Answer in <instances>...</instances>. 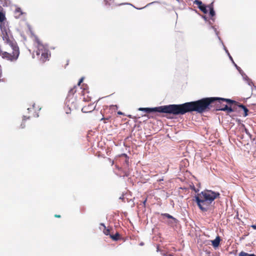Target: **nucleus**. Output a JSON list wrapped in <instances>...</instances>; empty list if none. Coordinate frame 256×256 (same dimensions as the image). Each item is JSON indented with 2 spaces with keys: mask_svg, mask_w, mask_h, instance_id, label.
Segmentation results:
<instances>
[{
  "mask_svg": "<svg viewBox=\"0 0 256 256\" xmlns=\"http://www.w3.org/2000/svg\"><path fill=\"white\" fill-rule=\"evenodd\" d=\"M224 102H226L229 104L236 103V101L224 98L215 97L203 98L198 100L188 102L187 103H193L194 107L192 110L187 112H196L202 114L210 110L213 104H214L216 106L217 110L226 111L228 113L234 111L230 106H228L226 104H223Z\"/></svg>",
  "mask_w": 256,
  "mask_h": 256,
  "instance_id": "1",
  "label": "nucleus"
},
{
  "mask_svg": "<svg viewBox=\"0 0 256 256\" xmlns=\"http://www.w3.org/2000/svg\"><path fill=\"white\" fill-rule=\"evenodd\" d=\"M193 103H184L181 104H170L160 106L154 108H139L138 110L144 111L147 113L151 112H158L173 114L174 115L184 114L187 112L192 110L194 108Z\"/></svg>",
  "mask_w": 256,
  "mask_h": 256,
  "instance_id": "2",
  "label": "nucleus"
},
{
  "mask_svg": "<svg viewBox=\"0 0 256 256\" xmlns=\"http://www.w3.org/2000/svg\"><path fill=\"white\" fill-rule=\"evenodd\" d=\"M0 28L3 40L10 46L12 50V52L5 51L2 54V58L10 62L16 61L20 55L19 48L16 42L10 38L8 34L9 30L4 26V22L1 24Z\"/></svg>",
  "mask_w": 256,
  "mask_h": 256,
  "instance_id": "3",
  "label": "nucleus"
},
{
  "mask_svg": "<svg viewBox=\"0 0 256 256\" xmlns=\"http://www.w3.org/2000/svg\"><path fill=\"white\" fill-rule=\"evenodd\" d=\"M220 196L218 192L210 190H206L195 196V200L202 212H206L211 203Z\"/></svg>",
  "mask_w": 256,
  "mask_h": 256,
  "instance_id": "4",
  "label": "nucleus"
},
{
  "mask_svg": "<svg viewBox=\"0 0 256 256\" xmlns=\"http://www.w3.org/2000/svg\"><path fill=\"white\" fill-rule=\"evenodd\" d=\"M35 42L37 44L38 50L36 52L38 56L41 55L40 60L44 62L48 60L50 57V52L47 48L42 44L40 40L38 38H35Z\"/></svg>",
  "mask_w": 256,
  "mask_h": 256,
  "instance_id": "5",
  "label": "nucleus"
},
{
  "mask_svg": "<svg viewBox=\"0 0 256 256\" xmlns=\"http://www.w3.org/2000/svg\"><path fill=\"white\" fill-rule=\"evenodd\" d=\"M76 92V86H74L73 88H71L68 92V96L66 100V104L67 105V107H68L69 110H70L72 108H76V103L75 101V100H73L72 98V102H70V96H73Z\"/></svg>",
  "mask_w": 256,
  "mask_h": 256,
  "instance_id": "6",
  "label": "nucleus"
},
{
  "mask_svg": "<svg viewBox=\"0 0 256 256\" xmlns=\"http://www.w3.org/2000/svg\"><path fill=\"white\" fill-rule=\"evenodd\" d=\"M95 108L96 105H94V104H90L88 106H84L82 109V111L84 113L90 112L95 109Z\"/></svg>",
  "mask_w": 256,
  "mask_h": 256,
  "instance_id": "7",
  "label": "nucleus"
},
{
  "mask_svg": "<svg viewBox=\"0 0 256 256\" xmlns=\"http://www.w3.org/2000/svg\"><path fill=\"white\" fill-rule=\"evenodd\" d=\"M235 104L238 107L242 108L243 109L244 111V114H243L244 116H246L248 115V110L243 104H240L236 102Z\"/></svg>",
  "mask_w": 256,
  "mask_h": 256,
  "instance_id": "8",
  "label": "nucleus"
},
{
  "mask_svg": "<svg viewBox=\"0 0 256 256\" xmlns=\"http://www.w3.org/2000/svg\"><path fill=\"white\" fill-rule=\"evenodd\" d=\"M208 8L210 10V16L212 18L215 15V12L214 8V2H212L208 5Z\"/></svg>",
  "mask_w": 256,
  "mask_h": 256,
  "instance_id": "9",
  "label": "nucleus"
},
{
  "mask_svg": "<svg viewBox=\"0 0 256 256\" xmlns=\"http://www.w3.org/2000/svg\"><path fill=\"white\" fill-rule=\"evenodd\" d=\"M220 238L219 236L216 237V238L212 240V245L214 248H217L220 244Z\"/></svg>",
  "mask_w": 256,
  "mask_h": 256,
  "instance_id": "10",
  "label": "nucleus"
},
{
  "mask_svg": "<svg viewBox=\"0 0 256 256\" xmlns=\"http://www.w3.org/2000/svg\"><path fill=\"white\" fill-rule=\"evenodd\" d=\"M22 10L20 8H18L15 10L14 11V16L16 18H19L20 16H22Z\"/></svg>",
  "mask_w": 256,
  "mask_h": 256,
  "instance_id": "11",
  "label": "nucleus"
},
{
  "mask_svg": "<svg viewBox=\"0 0 256 256\" xmlns=\"http://www.w3.org/2000/svg\"><path fill=\"white\" fill-rule=\"evenodd\" d=\"M101 225L104 228L103 230L104 233L106 236H110V230L109 228H107L104 224H101Z\"/></svg>",
  "mask_w": 256,
  "mask_h": 256,
  "instance_id": "12",
  "label": "nucleus"
},
{
  "mask_svg": "<svg viewBox=\"0 0 256 256\" xmlns=\"http://www.w3.org/2000/svg\"><path fill=\"white\" fill-rule=\"evenodd\" d=\"M110 238L114 240H117L120 238V234L118 232H116L114 235H110Z\"/></svg>",
  "mask_w": 256,
  "mask_h": 256,
  "instance_id": "13",
  "label": "nucleus"
},
{
  "mask_svg": "<svg viewBox=\"0 0 256 256\" xmlns=\"http://www.w3.org/2000/svg\"><path fill=\"white\" fill-rule=\"evenodd\" d=\"M206 8H208V6H206L204 4L202 5L201 6H199L200 10L204 14H206L208 12Z\"/></svg>",
  "mask_w": 256,
  "mask_h": 256,
  "instance_id": "14",
  "label": "nucleus"
},
{
  "mask_svg": "<svg viewBox=\"0 0 256 256\" xmlns=\"http://www.w3.org/2000/svg\"><path fill=\"white\" fill-rule=\"evenodd\" d=\"M239 256H256L254 254H250L244 252H241L239 254Z\"/></svg>",
  "mask_w": 256,
  "mask_h": 256,
  "instance_id": "15",
  "label": "nucleus"
},
{
  "mask_svg": "<svg viewBox=\"0 0 256 256\" xmlns=\"http://www.w3.org/2000/svg\"><path fill=\"white\" fill-rule=\"evenodd\" d=\"M118 108V107L116 105H112V106H110L109 108V110L110 111H112V112H113V111L114 112H115L116 110H117Z\"/></svg>",
  "mask_w": 256,
  "mask_h": 256,
  "instance_id": "16",
  "label": "nucleus"
},
{
  "mask_svg": "<svg viewBox=\"0 0 256 256\" xmlns=\"http://www.w3.org/2000/svg\"><path fill=\"white\" fill-rule=\"evenodd\" d=\"M6 19L4 14L0 12V22H2Z\"/></svg>",
  "mask_w": 256,
  "mask_h": 256,
  "instance_id": "17",
  "label": "nucleus"
},
{
  "mask_svg": "<svg viewBox=\"0 0 256 256\" xmlns=\"http://www.w3.org/2000/svg\"><path fill=\"white\" fill-rule=\"evenodd\" d=\"M194 4L198 5V8L199 6H201L202 5H203L202 2L199 0H195L194 2Z\"/></svg>",
  "mask_w": 256,
  "mask_h": 256,
  "instance_id": "18",
  "label": "nucleus"
},
{
  "mask_svg": "<svg viewBox=\"0 0 256 256\" xmlns=\"http://www.w3.org/2000/svg\"><path fill=\"white\" fill-rule=\"evenodd\" d=\"M162 215L168 218L174 219V218L172 216H170L168 214H162Z\"/></svg>",
  "mask_w": 256,
  "mask_h": 256,
  "instance_id": "19",
  "label": "nucleus"
},
{
  "mask_svg": "<svg viewBox=\"0 0 256 256\" xmlns=\"http://www.w3.org/2000/svg\"><path fill=\"white\" fill-rule=\"evenodd\" d=\"M110 116H108V117H106V118H102V119H101V120H104V122L106 123V120H108L110 119Z\"/></svg>",
  "mask_w": 256,
  "mask_h": 256,
  "instance_id": "20",
  "label": "nucleus"
},
{
  "mask_svg": "<svg viewBox=\"0 0 256 256\" xmlns=\"http://www.w3.org/2000/svg\"><path fill=\"white\" fill-rule=\"evenodd\" d=\"M83 80H84V78H80V80H79V82H78V86H80V84H81Z\"/></svg>",
  "mask_w": 256,
  "mask_h": 256,
  "instance_id": "21",
  "label": "nucleus"
},
{
  "mask_svg": "<svg viewBox=\"0 0 256 256\" xmlns=\"http://www.w3.org/2000/svg\"><path fill=\"white\" fill-rule=\"evenodd\" d=\"M244 131H245L246 133L247 134H248V135H250V132H249L248 130L246 128H244Z\"/></svg>",
  "mask_w": 256,
  "mask_h": 256,
  "instance_id": "22",
  "label": "nucleus"
},
{
  "mask_svg": "<svg viewBox=\"0 0 256 256\" xmlns=\"http://www.w3.org/2000/svg\"><path fill=\"white\" fill-rule=\"evenodd\" d=\"M251 227L254 230H256V224H252L251 226Z\"/></svg>",
  "mask_w": 256,
  "mask_h": 256,
  "instance_id": "23",
  "label": "nucleus"
},
{
  "mask_svg": "<svg viewBox=\"0 0 256 256\" xmlns=\"http://www.w3.org/2000/svg\"><path fill=\"white\" fill-rule=\"evenodd\" d=\"M54 217L57 218H60L61 217V216L60 214H56L54 215Z\"/></svg>",
  "mask_w": 256,
  "mask_h": 256,
  "instance_id": "24",
  "label": "nucleus"
},
{
  "mask_svg": "<svg viewBox=\"0 0 256 256\" xmlns=\"http://www.w3.org/2000/svg\"><path fill=\"white\" fill-rule=\"evenodd\" d=\"M104 2L106 5H110V3L108 1L104 0Z\"/></svg>",
  "mask_w": 256,
  "mask_h": 256,
  "instance_id": "25",
  "label": "nucleus"
},
{
  "mask_svg": "<svg viewBox=\"0 0 256 256\" xmlns=\"http://www.w3.org/2000/svg\"><path fill=\"white\" fill-rule=\"evenodd\" d=\"M118 114L119 115H122V114H123V113L121 112H118Z\"/></svg>",
  "mask_w": 256,
  "mask_h": 256,
  "instance_id": "26",
  "label": "nucleus"
},
{
  "mask_svg": "<svg viewBox=\"0 0 256 256\" xmlns=\"http://www.w3.org/2000/svg\"><path fill=\"white\" fill-rule=\"evenodd\" d=\"M146 200H147V199L146 198V199L144 200V202H143V204H144V206H145V205H146Z\"/></svg>",
  "mask_w": 256,
  "mask_h": 256,
  "instance_id": "27",
  "label": "nucleus"
},
{
  "mask_svg": "<svg viewBox=\"0 0 256 256\" xmlns=\"http://www.w3.org/2000/svg\"><path fill=\"white\" fill-rule=\"evenodd\" d=\"M193 189H194V190L196 192H197V190H196V188H194H194H193Z\"/></svg>",
  "mask_w": 256,
  "mask_h": 256,
  "instance_id": "28",
  "label": "nucleus"
},
{
  "mask_svg": "<svg viewBox=\"0 0 256 256\" xmlns=\"http://www.w3.org/2000/svg\"><path fill=\"white\" fill-rule=\"evenodd\" d=\"M28 111H31V110H32V108H28Z\"/></svg>",
  "mask_w": 256,
  "mask_h": 256,
  "instance_id": "29",
  "label": "nucleus"
},
{
  "mask_svg": "<svg viewBox=\"0 0 256 256\" xmlns=\"http://www.w3.org/2000/svg\"><path fill=\"white\" fill-rule=\"evenodd\" d=\"M26 117V116H24V120H26V119H25Z\"/></svg>",
  "mask_w": 256,
  "mask_h": 256,
  "instance_id": "30",
  "label": "nucleus"
},
{
  "mask_svg": "<svg viewBox=\"0 0 256 256\" xmlns=\"http://www.w3.org/2000/svg\"><path fill=\"white\" fill-rule=\"evenodd\" d=\"M66 114H68L70 112L68 111H66Z\"/></svg>",
  "mask_w": 256,
  "mask_h": 256,
  "instance_id": "31",
  "label": "nucleus"
}]
</instances>
